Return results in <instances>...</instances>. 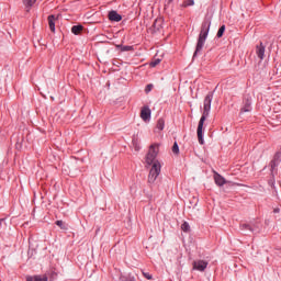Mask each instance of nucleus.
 Returning <instances> with one entry per match:
<instances>
[{"mask_svg": "<svg viewBox=\"0 0 281 281\" xmlns=\"http://www.w3.org/2000/svg\"><path fill=\"white\" fill-rule=\"evenodd\" d=\"M190 5H194V0H186L182 3V8H190Z\"/></svg>", "mask_w": 281, "mask_h": 281, "instance_id": "21", "label": "nucleus"}, {"mask_svg": "<svg viewBox=\"0 0 281 281\" xmlns=\"http://www.w3.org/2000/svg\"><path fill=\"white\" fill-rule=\"evenodd\" d=\"M161 63V59H155L154 61L150 63V67H157Z\"/></svg>", "mask_w": 281, "mask_h": 281, "instance_id": "25", "label": "nucleus"}, {"mask_svg": "<svg viewBox=\"0 0 281 281\" xmlns=\"http://www.w3.org/2000/svg\"><path fill=\"white\" fill-rule=\"evenodd\" d=\"M151 111L150 108H148L147 105L143 106L140 110V119L143 120V122H150V115H151Z\"/></svg>", "mask_w": 281, "mask_h": 281, "instance_id": "6", "label": "nucleus"}, {"mask_svg": "<svg viewBox=\"0 0 281 281\" xmlns=\"http://www.w3.org/2000/svg\"><path fill=\"white\" fill-rule=\"evenodd\" d=\"M83 30L82 25H74L71 27V32L72 34H75L76 36H78V34H80V32Z\"/></svg>", "mask_w": 281, "mask_h": 281, "instance_id": "15", "label": "nucleus"}, {"mask_svg": "<svg viewBox=\"0 0 281 281\" xmlns=\"http://www.w3.org/2000/svg\"><path fill=\"white\" fill-rule=\"evenodd\" d=\"M109 20L114 21L115 23H120V21H122V16L120 15V13H117V11H110Z\"/></svg>", "mask_w": 281, "mask_h": 281, "instance_id": "11", "label": "nucleus"}, {"mask_svg": "<svg viewBox=\"0 0 281 281\" xmlns=\"http://www.w3.org/2000/svg\"><path fill=\"white\" fill-rule=\"evenodd\" d=\"M193 269H195V271H204L205 269H207V261L205 260L193 261Z\"/></svg>", "mask_w": 281, "mask_h": 281, "instance_id": "7", "label": "nucleus"}, {"mask_svg": "<svg viewBox=\"0 0 281 281\" xmlns=\"http://www.w3.org/2000/svg\"><path fill=\"white\" fill-rule=\"evenodd\" d=\"M181 229H182V232H184V233L190 232V224H189L188 222H184V223L181 225Z\"/></svg>", "mask_w": 281, "mask_h": 281, "instance_id": "20", "label": "nucleus"}, {"mask_svg": "<svg viewBox=\"0 0 281 281\" xmlns=\"http://www.w3.org/2000/svg\"><path fill=\"white\" fill-rule=\"evenodd\" d=\"M214 181H215L216 186H218L220 188H223V186H225V183H227V180H225V178L216 171H214Z\"/></svg>", "mask_w": 281, "mask_h": 281, "instance_id": "9", "label": "nucleus"}, {"mask_svg": "<svg viewBox=\"0 0 281 281\" xmlns=\"http://www.w3.org/2000/svg\"><path fill=\"white\" fill-rule=\"evenodd\" d=\"M223 34H225V25H222L217 31V38H222Z\"/></svg>", "mask_w": 281, "mask_h": 281, "instance_id": "19", "label": "nucleus"}, {"mask_svg": "<svg viewBox=\"0 0 281 281\" xmlns=\"http://www.w3.org/2000/svg\"><path fill=\"white\" fill-rule=\"evenodd\" d=\"M58 21V15H49L48 16V25L50 32H56V22Z\"/></svg>", "mask_w": 281, "mask_h": 281, "instance_id": "10", "label": "nucleus"}, {"mask_svg": "<svg viewBox=\"0 0 281 281\" xmlns=\"http://www.w3.org/2000/svg\"><path fill=\"white\" fill-rule=\"evenodd\" d=\"M49 279L47 278V276H41V274H36V276H29L26 277V281H48Z\"/></svg>", "mask_w": 281, "mask_h": 281, "instance_id": "12", "label": "nucleus"}, {"mask_svg": "<svg viewBox=\"0 0 281 281\" xmlns=\"http://www.w3.org/2000/svg\"><path fill=\"white\" fill-rule=\"evenodd\" d=\"M212 100H214V92H209L203 101V112H202V116L199 121L198 124V142L199 144H201V146H203V144H205V140L203 139V126L205 124V120H207V117H210V111H212Z\"/></svg>", "mask_w": 281, "mask_h": 281, "instance_id": "1", "label": "nucleus"}, {"mask_svg": "<svg viewBox=\"0 0 281 281\" xmlns=\"http://www.w3.org/2000/svg\"><path fill=\"white\" fill-rule=\"evenodd\" d=\"M165 126H166V121H164V119H159L158 122H157L158 131H164Z\"/></svg>", "mask_w": 281, "mask_h": 281, "instance_id": "16", "label": "nucleus"}, {"mask_svg": "<svg viewBox=\"0 0 281 281\" xmlns=\"http://www.w3.org/2000/svg\"><path fill=\"white\" fill-rule=\"evenodd\" d=\"M133 146L135 148V150H139V145H137V140H133Z\"/></svg>", "mask_w": 281, "mask_h": 281, "instance_id": "27", "label": "nucleus"}, {"mask_svg": "<svg viewBox=\"0 0 281 281\" xmlns=\"http://www.w3.org/2000/svg\"><path fill=\"white\" fill-rule=\"evenodd\" d=\"M161 175V164L159 161H156L151 165V168L149 170L148 175V183L153 184L155 181H157V177Z\"/></svg>", "mask_w": 281, "mask_h": 281, "instance_id": "4", "label": "nucleus"}, {"mask_svg": "<svg viewBox=\"0 0 281 281\" xmlns=\"http://www.w3.org/2000/svg\"><path fill=\"white\" fill-rule=\"evenodd\" d=\"M157 155H159V145L153 144L149 146L148 153L146 155V164L147 166H153L157 162Z\"/></svg>", "mask_w": 281, "mask_h": 281, "instance_id": "3", "label": "nucleus"}, {"mask_svg": "<svg viewBox=\"0 0 281 281\" xmlns=\"http://www.w3.org/2000/svg\"><path fill=\"white\" fill-rule=\"evenodd\" d=\"M241 232H245L248 229V232H254V227L249 224H241L240 226Z\"/></svg>", "mask_w": 281, "mask_h": 281, "instance_id": "17", "label": "nucleus"}, {"mask_svg": "<svg viewBox=\"0 0 281 281\" xmlns=\"http://www.w3.org/2000/svg\"><path fill=\"white\" fill-rule=\"evenodd\" d=\"M172 153L173 155H179V144H177V142L173 143Z\"/></svg>", "mask_w": 281, "mask_h": 281, "instance_id": "23", "label": "nucleus"}, {"mask_svg": "<svg viewBox=\"0 0 281 281\" xmlns=\"http://www.w3.org/2000/svg\"><path fill=\"white\" fill-rule=\"evenodd\" d=\"M210 25H211L210 22L202 23L198 43L195 46V52L193 54V58H196V56H199V54H201V52H203L205 41H207V34H210Z\"/></svg>", "mask_w": 281, "mask_h": 281, "instance_id": "2", "label": "nucleus"}, {"mask_svg": "<svg viewBox=\"0 0 281 281\" xmlns=\"http://www.w3.org/2000/svg\"><path fill=\"white\" fill-rule=\"evenodd\" d=\"M55 225H57V227H60V229H67V225H65V222H63L61 220L56 221Z\"/></svg>", "mask_w": 281, "mask_h": 281, "instance_id": "18", "label": "nucleus"}, {"mask_svg": "<svg viewBox=\"0 0 281 281\" xmlns=\"http://www.w3.org/2000/svg\"><path fill=\"white\" fill-rule=\"evenodd\" d=\"M157 23H159L158 20H156V21L154 22V27H157Z\"/></svg>", "mask_w": 281, "mask_h": 281, "instance_id": "29", "label": "nucleus"}, {"mask_svg": "<svg viewBox=\"0 0 281 281\" xmlns=\"http://www.w3.org/2000/svg\"><path fill=\"white\" fill-rule=\"evenodd\" d=\"M153 91V83H149L145 88V93H150Z\"/></svg>", "mask_w": 281, "mask_h": 281, "instance_id": "24", "label": "nucleus"}, {"mask_svg": "<svg viewBox=\"0 0 281 281\" xmlns=\"http://www.w3.org/2000/svg\"><path fill=\"white\" fill-rule=\"evenodd\" d=\"M144 278H146V280H151L153 279V274L148 273V272H143Z\"/></svg>", "mask_w": 281, "mask_h": 281, "instance_id": "26", "label": "nucleus"}, {"mask_svg": "<svg viewBox=\"0 0 281 281\" xmlns=\"http://www.w3.org/2000/svg\"><path fill=\"white\" fill-rule=\"evenodd\" d=\"M23 5H25L27 12L30 10V8H32V5H34V3H36V0H22Z\"/></svg>", "mask_w": 281, "mask_h": 281, "instance_id": "14", "label": "nucleus"}, {"mask_svg": "<svg viewBox=\"0 0 281 281\" xmlns=\"http://www.w3.org/2000/svg\"><path fill=\"white\" fill-rule=\"evenodd\" d=\"M251 111V98L246 97L244 99V106L240 110V113H249Z\"/></svg>", "mask_w": 281, "mask_h": 281, "instance_id": "8", "label": "nucleus"}, {"mask_svg": "<svg viewBox=\"0 0 281 281\" xmlns=\"http://www.w3.org/2000/svg\"><path fill=\"white\" fill-rule=\"evenodd\" d=\"M280 158H281V153L277 151L272 160L270 161V170L272 175L278 170V167L280 166V161H281Z\"/></svg>", "mask_w": 281, "mask_h": 281, "instance_id": "5", "label": "nucleus"}, {"mask_svg": "<svg viewBox=\"0 0 281 281\" xmlns=\"http://www.w3.org/2000/svg\"><path fill=\"white\" fill-rule=\"evenodd\" d=\"M117 47L121 48V52H133V46H122V45H119Z\"/></svg>", "mask_w": 281, "mask_h": 281, "instance_id": "22", "label": "nucleus"}, {"mask_svg": "<svg viewBox=\"0 0 281 281\" xmlns=\"http://www.w3.org/2000/svg\"><path fill=\"white\" fill-rule=\"evenodd\" d=\"M273 213H274V214H280V207H276V209L273 210Z\"/></svg>", "mask_w": 281, "mask_h": 281, "instance_id": "28", "label": "nucleus"}, {"mask_svg": "<svg viewBox=\"0 0 281 281\" xmlns=\"http://www.w3.org/2000/svg\"><path fill=\"white\" fill-rule=\"evenodd\" d=\"M256 54L260 60H265V45L262 43L257 46Z\"/></svg>", "mask_w": 281, "mask_h": 281, "instance_id": "13", "label": "nucleus"}]
</instances>
